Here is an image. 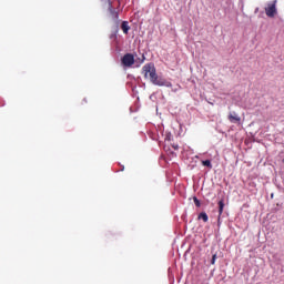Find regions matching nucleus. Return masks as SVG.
<instances>
[{"mask_svg": "<svg viewBox=\"0 0 284 284\" xmlns=\"http://www.w3.org/2000/svg\"><path fill=\"white\" fill-rule=\"evenodd\" d=\"M224 207H225V202H223V200H221L219 202V214H220V216H221V214H223Z\"/></svg>", "mask_w": 284, "mask_h": 284, "instance_id": "8", "label": "nucleus"}, {"mask_svg": "<svg viewBox=\"0 0 284 284\" xmlns=\"http://www.w3.org/2000/svg\"><path fill=\"white\" fill-rule=\"evenodd\" d=\"M142 74L144 79H149L153 85H159L160 88L163 85H166V88L172 87V83L165 81V79L156 74V67H154V63L144 64L142 68Z\"/></svg>", "mask_w": 284, "mask_h": 284, "instance_id": "1", "label": "nucleus"}, {"mask_svg": "<svg viewBox=\"0 0 284 284\" xmlns=\"http://www.w3.org/2000/svg\"><path fill=\"white\" fill-rule=\"evenodd\" d=\"M109 12L114 21H119V12L112 8V2H109Z\"/></svg>", "mask_w": 284, "mask_h": 284, "instance_id": "5", "label": "nucleus"}, {"mask_svg": "<svg viewBox=\"0 0 284 284\" xmlns=\"http://www.w3.org/2000/svg\"><path fill=\"white\" fill-rule=\"evenodd\" d=\"M215 264H216V254H213L211 260V265H215Z\"/></svg>", "mask_w": 284, "mask_h": 284, "instance_id": "11", "label": "nucleus"}, {"mask_svg": "<svg viewBox=\"0 0 284 284\" xmlns=\"http://www.w3.org/2000/svg\"><path fill=\"white\" fill-rule=\"evenodd\" d=\"M202 165H204L205 168H210V170H212V162L210 160L202 161Z\"/></svg>", "mask_w": 284, "mask_h": 284, "instance_id": "9", "label": "nucleus"}, {"mask_svg": "<svg viewBox=\"0 0 284 284\" xmlns=\"http://www.w3.org/2000/svg\"><path fill=\"white\" fill-rule=\"evenodd\" d=\"M199 219H202V221L204 223H207V221H210V217L207 216V213H205V212L200 213Z\"/></svg>", "mask_w": 284, "mask_h": 284, "instance_id": "7", "label": "nucleus"}, {"mask_svg": "<svg viewBox=\"0 0 284 284\" xmlns=\"http://www.w3.org/2000/svg\"><path fill=\"white\" fill-rule=\"evenodd\" d=\"M121 30L124 34H128L130 32V24L128 21L122 22Z\"/></svg>", "mask_w": 284, "mask_h": 284, "instance_id": "6", "label": "nucleus"}, {"mask_svg": "<svg viewBox=\"0 0 284 284\" xmlns=\"http://www.w3.org/2000/svg\"><path fill=\"white\" fill-rule=\"evenodd\" d=\"M193 201H194L196 207H201V201L199 200V197L194 196Z\"/></svg>", "mask_w": 284, "mask_h": 284, "instance_id": "10", "label": "nucleus"}, {"mask_svg": "<svg viewBox=\"0 0 284 284\" xmlns=\"http://www.w3.org/2000/svg\"><path fill=\"white\" fill-rule=\"evenodd\" d=\"M230 123H241V116L236 112L229 113Z\"/></svg>", "mask_w": 284, "mask_h": 284, "instance_id": "4", "label": "nucleus"}, {"mask_svg": "<svg viewBox=\"0 0 284 284\" xmlns=\"http://www.w3.org/2000/svg\"><path fill=\"white\" fill-rule=\"evenodd\" d=\"M283 163H284V159H283Z\"/></svg>", "mask_w": 284, "mask_h": 284, "instance_id": "13", "label": "nucleus"}, {"mask_svg": "<svg viewBox=\"0 0 284 284\" xmlns=\"http://www.w3.org/2000/svg\"><path fill=\"white\" fill-rule=\"evenodd\" d=\"M142 59L145 60V55H142Z\"/></svg>", "mask_w": 284, "mask_h": 284, "instance_id": "12", "label": "nucleus"}, {"mask_svg": "<svg viewBox=\"0 0 284 284\" xmlns=\"http://www.w3.org/2000/svg\"><path fill=\"white\" fill-rule=\"evenodd\" d=\"M276 3H277L276 0L268 2L264 9L266 17H268L270 19H274L277 14Z\"/></svg>", "mask_w": 284, "mask_h": 284, "instance_id": "2", "label": "nucleus"}, {"mask_svg": "<svg viewBox=\"0 0 284 284\" xmlns=\"http://www.w3.org/2000/svg\"><path fill=\"white\" fill-rule=\"evenodd\" d=\"M122 64L124 68H132L134 65V55L132 53H126L122 57Z\"/></svg>", "mask_w": 284, "mask_h": 284, "instance_id": "3", "label": "nucleus"}]
</instances>
